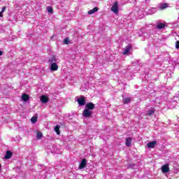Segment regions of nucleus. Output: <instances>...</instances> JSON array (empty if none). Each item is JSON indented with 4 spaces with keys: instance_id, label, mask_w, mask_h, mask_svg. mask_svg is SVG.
Instances as JSON below:
<instances>
[{
    "instance_id": "nucleus-1",
    "label": "nucleus",
    "mask_w": 179,
    "mask_h": 179,
    "mask_svg": "<svg viewBox=\"0 0 179 179\" xmlns=\"http://www.w3.org/2000/svg\"><path fill=\"white\" fill-rule=\"evenodd\" d=\"M110 10L113 12V13H118V2L115 1L113 5L112 6Z\"/></svg>"
},
{
    "instance_id": "nucleus-2",
    "label": "nucleus",
    "mask_w": 179,
    "mask_h": 179,
    "mask_svg": "<svg viewBox=\"0 0 179 179\" xmlns=\"http://www.w3.org/2000/svg\"><path fill=\"white\" fill-rule=\"evenodd\" d=\"M83 115L85 118H90V117H92V110L85 108L83 113Z\"/></svg>"
},
{
    "instance_id": "nucleus-3",
    "label": "nucleus",
    "mask_w": 179,
    "mask_h": 179,
    "mask_svg": "<svg viewBox=\"0 0 179 179\" xmlns=\"http://www.w3.org/2000/svg\"><path fill=\"white\" fill-rule=\"evenodd\" d=\"M87 164V161L86 160V159H82L80 164V166H78V169L80 170H82L83 169H85V167H86Z\"/></svg>"
},
{
    "instance_id": "nucleus-4",
    "label": "nucleus",
    "mask_w": 179,
    "mask_h": 179,
    "mask_svg": "<svg viewBox=\"0 0 179 179\" xmlns=\"http://www.w3.org/2000/svg\"><path fill=\"white\" fill-rule=\"evenodd\" d=\"M77 101H78L79 106H85V104H86V101L85 99V96H82L80 98H78L77 99Z\"/></svg>"
},
{
    "instance_id": "nucleus-5",
    "label": "nucleus",
    "mask_w": 179,
    "mask_h": 179,
    "mask_svg": "<svg viewBox=\"0 0 179 179\" xmlns=\"http://www.w3.org/2000/svg\"><path fill=\"white\" fill-rule=\"evenodd\" d=\"M157 10V8H150L146 13L145 15H153L156 13V11Z\"/></svg>"
},
{
    "instance_id": "nucleus-6",
    "label": "nucleus",
    "mask_w": 179,
    "mask_h": 179,
    "mask_svg": "<svg viewBox=\"0 0 179 179\" xmlns=\"http://www.w3.org/2000/svg\"><path fill=\"white\" fill-rule=\"evenodd\" d=\"M50 71L52 72L58 71V64H57V63H52L50 65Z\"/></svg>"
},
{
    "instance_id": "nucleus-7",
    "label": "nucleus",
    "mask_w": 179,
    "mask_h": 179,
    "mask_svg": "<svg viewBox=\"0 0 179 179\" xmlns=\"http://www.w3.org/2000/svg\"><path fill=\"white\" fill-rule=\"evenodd\" d=\"M85 108L87 110H94V104L93 103H88L85 105Z\"/></svg>"
},
{
    "instance_id": "nucleus-8",
    "label": "nucleus",
    "mask_w": 179,
    "mask_h": 179,
    "mask_svg": "<svg viewBox=\"0 0 179 179\" xmlns=\"http://www.w3.org/2000/svg\"><path fill=\"white\" fill-rule=\"evenodd\" d=\"M41 101L43 104H45V103H48V97L45 95H43L41 96Z\"/></svg>"
},
{
    "instance_id": "nucleus-9",
    "label": "nucleus",
    "mask_w": 179,
    "mask_h": 179,
    "mask_svg": "<svg viewBox=\"0 0 179 179\" xmlns=\"http://www.w3.org/2000/svg\"><path fill=\"white\" fill-rule=\"evenodd\" d=\"M156 143H157L156 141H150L147 144L148 148H149L150 149H153V148H155V146H156Z\"/></svg>"
},
{
    "instance_id": "nucleus-10",
    "label": "nucleus",
    "mask_w": 179,
    "mask_h": 179,
    "mask_svg": "<svg viewBox=\"0 0 179 179\" xmlns=\"http://www.w3.org/2000/svg\"><path fill=\"white\" fill-rule=\"evenodd\" d=\"M162 172H164V173H169V171H170V168L169 167V164L162 166Z\"/></svg>"
},
{
    "instance_id": "nucleus-11",
    "label": "nucleus",
    "mask_w": 179,
    "mask_h": 179,
    "mask_svg": "<svg viewBox=\"0 0 179 179\" xmlns=\"http://www.w3.org/2000/svg\"><path fill=\"white\" fill-rule=\"evenodd\" d=\"M166 27V24L159 22L157 24L156 29H158L159 30H162V29H164Z\"/></svg>"
},
{
    "instance_id": "nucleus-12",
    "label": "nucleus",
    "mask_w": 179,
    "mask_h": 179,
    "mask_svg": "<svg viewBox=\"0 0 179 179\" xmlns=\"http://www.w3.org/2000/svg\"><path fill=\"white\" fill-rule=\"evenodd\" d=\"M131 143H132V138H126V146L129 148L131 146Z\"/></svg>"
},
{
    "instance_id": "nucleus-13",
    "label": "nucleus",
    "mask_w": 179,
    "mask_h": 179,
    "mask_svg": "<svg viewBox=\"0 0 179 179\" xmlns=\"http://www.w3.org/2000/svg\"><path fill=\"white\" fill-rule=\"evenodd\" d=\"M12 157V152L10 151H7L6 152V155L4 157V159H6V160H8V159H10Z\"/></svg>"
},
{
    "instance_id": "nucleus-14",
    "label": "nucleus",
    "mask_w": 179,
    "mask_h": 179,
    "mask_svg": "<svg viewBox=\"0 0 179 179\" xmlns=\"http://www.w3.org/2000/svg\"><path fill=\"white\" fill-rule=\"evenodd\" d=\"M147 115H152L155 114V108H151L150 110L146 111Z\"/></svg>"
},
{
    "instance_id": "nucleus-15",
    "label": "nucleus",
    "mask_w": 179,
    "mask_h": 179,
    "mask_svg": "<svg viewBox=\"0 0 179 179\" xmlns=\"http://www.w3.org/2000/svg\"><path fill=\"white\" fill-rule=\"evenodd\" d=\"M99 10V8L94 7L93 9L88 11V15H93V13H96Z\"/></svg>"
},
{
    "instance_id": "nucleus-16",
    "label": "nucleus",
    "mask_w": 179,
    "mask_h": 179,
    "mask_svg": "<svg viewBox=\"0 0 179 179\" xmlns=\"http://www.w3.org/2000/svg\"><path fill=\"white\" fill-rule=\"evenodd\" d=\"M131 50V45H128L124 50L123 51V54L126 55L128 54V52H129V51Z\"/></svg>"
},
{
    "instance_id": "nucleus-17",
    "label": "nucleus",
    "mask_w": 179,
    "mask_h": 179,
    "mask_svg": "<svg viewBox=\"0 0 179 179\" xmlns=\"http://www.w3.org/2000/svg\"><path fill=\"white\" fill-rule=\"evenodd\" d=\"M29 100V95L27 94H24L22 96V101H27Z\"/></svg>"
},
{
    "instance_id": "nucleus-18",
    "label": "nucleus",
    "mask_w": 179,
    "mask_h": 179,
    "mask_svg": "<svg viewBox=\"0 0 179 179\" xmlns=\"http://www.w3.org/2000/svg\"><path fill=\"white\" fill-rule=\"evenodd\" d=\"M123 103H124V104H128V103H131V98L127 97V98L123 99Z\"/></svg>"
},
{
    "instance_id": "nucleus-19",
    "label": "nucleus",
    "mask_w": 179,
    "mask_h": 179,
    "mask_svg": "<svg viewBox=\"0 0 179 179\" xmlns=\"http://www.w3.org/2000/svg\"><path fill=\"white\" fill-rule=\"evenodd\" d=\"M55 131L57 135H59L61 134V132L59 131V125L57 124L55 126Z\"/></svg>"
},
{
    "instance_id": "nucleus-20",
    "label": "nucleus",
    "mask_w": 179,
    "mask_h": 179,
    "mask_svg": "<svg viewBox=\"0 0 179 179\" xmlns=\"http://www.w3.org/2000/svg\"><path fill=\"white\" fill-rule=\"evenodd\" d=\"M169 4L168 3H164L160 6V9H166V8H168Z\"/></svg>"
},
{
    "instance_id": "nucleus-21",
    "label": "nucleus",
    "mask_w": 179,
    "mask_h": 179,
    "mask_svg": "<svg viewBox=\"0 0 179 179\" xmlns=\"http://www.w3.org/2000/svg\"><path fill=\"white\" fill-rule=\"evenodd\" d=\"M49 62L50 64H52L53 62H57V58H55V57H52L49 59Z\"/></svg>"
},
{
    "instance_id": "nucleus-22",
    "label": "nucleus",
    "mask_w": 179,
    "mask_h": 179,
    "mask_svg": "<svg viewBox=\"0 0 179 179\" xmlns=\"http://www.w3.org/2000/svg\"><path fill=\"white\" fill-rule=\"evenodd\" d=\"M47 11L48 12V13H52V12H54V10H52V7L51 6L47 7Z\"/></svg>"
},
{
    "instance_id": "nucleus-23",
    "label": "nucleus",
    "mask_w": 179,
    "mask_h": 179,
    "mask_svg": "<svg viewBox=\"0 0 179 179\" xmlns=\"http://www.w3.org/2000/svg\"><path fill=\"white\" fill-rule=\"evenodd\" d=\"M31 121L32 124H36V122H37V117H32L31 118Z\"/></svg>"
},
{
    "instance_id": "nucleus-24",
    "label": "nucleus",
    "mask_w": 179,
    "mask_h": 179,
    "mask_svg": "<svg viewBox=\"0 0 179 179\" xmlns=\"http://www.w3.org/2000/svg\"><path fill=\"white\" fill-rule=\"evenodd\" d=\"M36 136H37V139H41V138H43V133L38 132Z\"/></svg>"
},
{
    "instance_id": "nucleus-25",
    "label": "nucleus",
    "mask_w": 179,
    "mask_h": 179,
    "mask_svg": "<svg viewBox=\"0 0 179 179\" xmlns=\"http://www.w3.org/2000/svg\"><path fill=\"white\" fill-rule=\"evenodd\" d=\"M64 44H69V38H66L64 40Z\"/></svg>"
},
{
    "instance_id": "nucleus-26",
    "label": "nucleus",
    "mask_w": 179,
    "mask_h": 179,
    "mask_svg": "<svg viewBox=\"0 0 179 179\" xmlns=\"http://www.w3.org/2000/svg\"><path fill=\"white\" fill-rule=\"evenodd\" d=\"M176 48H177V50H179V41L176 42Z\"/></svg>"
},
{
    "instance_id": "nucleus-27",
    "label": "nucleus",
    "mask_w": 179,
    "mask_h": 179,
    "mask_svg": "<svg viewBox=\"0 0 179 179\" xmlns=\"http://www.w3.org/2000/svg\"><path fill=\"white\" fill-rule=\"evenodd\" d=\"M6 7H5V6L3 7V8H2V10H1V13H3V12H5V10H6Z\"/></svg>"
},
{
    "instance_id": "nucleus-28",
    "label": "nucleus",
    "mask_w": 179,
    "mask_h": 179,
    "mask_svg": "<svg viewBox=\"0 0 179 179\" xmlns=\"http://www.w3.org/2000/svg\"><path fill=\"white\" fill-rule=\"evenodd\" d=\"M3 13H2L1 11L0 12V17H2V16H3V15L2 14Z\"/></svg>"
},
{
    "instance_id": "nucleus-29",
    "label": "nucleus",
    "mask_w": 179,
    "mask_h": 179,
    "mask_svg": "<svg viewBox=\"0 0 179 179\" xmlns=\"http://www.w3.org/2000/svg\"><path fill=\"white\" fill-rule=\"evenodd\" d=\"M2 55V51L0 50V57Z\"/></svg>"
},
{
    "instance_id": "nucleus-30",
    "label": "nucleus",
    "mask_w": 179,
    "mask_h": 179,
    "mask_svg": "<svg viewBox=\"0 0 179 179\" xmlns=\"http://www.w3.org/2000/svg\"><path fill=\"white\" fill-rule=\"evenodd\" d=\"M0 169H1V164H0Z\"/></svg>"
}]
</instances>
